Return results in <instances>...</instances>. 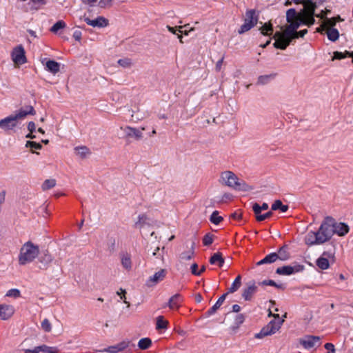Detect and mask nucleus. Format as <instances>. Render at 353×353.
I'll return each instance as SVG.
<instances>
[{"instance_id": "obj_64", "label": "nucleus", "mask_w": 353, "mask_h": 353, "mask_svg": "<svg viewBox=\"0 0 353 353\" xmlns=\"http://www.w3.org/2000/svg\"><path fill=\"white\" fill-rule=\"evenodd\" d=\"M28 129L30 132H33L36 130V125L33 121H30L28 123Z\"/></svg>"}, {"instance_id": "obj_61", "label": "nucleus", "mask_w": 353, "mask_h": 353, "mask_svg": "<svg viewBox=\"0 0 353 353\" xmlns=\"http://www.w3.org/2000/svg\"><path fill=\"white\" fill-rule=\"evenodd\" d=\"M198 265L196 263H193L191 266V272L194 275L199 276L201 274V272L197 270Z\"/></svg>"}, {"instance_id": "obj_60", "label": "nucleus", "mask_w": 353, "mask_h": 353, "mask_svg": "<svg viewBox=\"0 0 353 353\" xmlns=\"http://www.w3.org/2000/svg\"><path fill=\"white\" fill-rule=\"evenodd\" d=\"M325 348L328 350V352L327 353H334L335 352L334 345L331 343H325Z\"/></svg>"}, {"instance_id": "obj_17", "label": "nucleus", "mask_w": 353, "mask_h": 353, "mask_svg": "<svg viewBox=\"0 0 353 353\" xmlns=\"http://www.w3.org/2000/svg\"><path fill=\"white\" fill-rule=\"evenodd\" d=\"M301 13H297L294 8H290L286 12V20L289 23L298 22L301 25Z\"/></svg>"}, {"instance_id": "obj_22", "label": "nucleus", "mask_w": 353, "mask_h": 353, "mask_svg": "<svg viewBox=\"0 0 353 353\" xmlns=\"http://www.w3.org/2000/svg\"><path fill=\"white\" fill-rule=\"evenodd\" d=\"M277 256V260L279 259L281 261H286L290 259V254L288 252V245H285L279 248L278 252H276Z\"/></svg>"}, {"instance_id": "obj_55", "label": "nucleus", "mask_w": 353, "mask_h": 353, "mask_svg": "<svg viewBox=\"0 0 353 353\" xmlns=\"http://www.w3.org/2000/svg\"><path fill=\"white\" fill-rule=\"evenodd\" d=\"M129 344H130L129 341H121V343L116 345L117 347V350L119 352H121V351L125 350L128 347Z\"/></svg>"}, {"instance_id": "obj_13", "label": "nucleus", "mask_w": 353, "mask_h": 353, "mask_svg": "<svg viewBox=\"0 0 353 353\" xmlns=\"http://www.w3.org/2000/svg\"><path fill=\"white\" fill-rule=\"evenodd\" d=\"M85 23L92 27L104 28L108 25V20L103 17H98L95 19H90L88 17L84 19Z\"/></svg>"}, {"instance_id": "obj_40", "label": "nucleus", "mask_w": 353, "mask_h": 353, "mask_svg": "<svg viewBox=\"0 0 353 353\" xmlns=\"http://www.w3.org/2000/svg\"><path fill=\"white\" fill-rule=\"evenodd\" d=\"M271 208L272 210H280L282 212H285L288 210V206L283 205L282 202L280 200H276L274 203L272 205Z\"/></svg>"}, {"instance_id": "obj_3", "label": "nucleus", "mask_w": 353, "mask_h": 353, "mask_svg": "<svg viewBox=\"0 0 353 353\" xmlns=\"http://www.w3.org/2000/svg\"><path fill=\"white\" fill-rule=\"evenodd\" d=\"M39 253V247L31 241L24 243L20 249L19 263L24 265L32 262Z\"/></svg>"}, {"instance_id": "obj_52", "label": "nucleus", "mask_w": 353, "mask_h": 353, "mask_svg": "<svg viewBox=\"0 0 353 353\" xmlns=\"http://www.w3.org/2000/svg\"><path fill=\"white\" fill-rule=\"evenodd\" d=\"M213 243V236L210 233L206 234L203 239V243L205 246L210 245Z\"/></svg>"}, {"instance_id": "obj_63", "label": "nucleus", "mask_w": 353, "mask_h": 353, "mask_svg": "<svg viewBox=\"0 0 353 353\" xmlns=\"http://www.w3.org/2000/svg\"><path fill=\"white\" fill-rule=\"evenodd\" d=\"M307 33V30L305 29L301 31H299L296 32V35H294V39L299 38V37H303Z\"/></svg>"}, {"instance_id": "obj_53", "label": "nucleus", "mask_w": 353, "mask_h": 353, "mask_svg": "<svg viewBox=\"0 0 353 353\" xmlns=\"http://www.w3.org/2000/svg\"><path fill=\"white\" fill-rule=\"evenodd\" d=\"M21 295V292L18 289L9 290L6 293V296L18 298Z\"/></svg>"}, {"instance_id": "obj_6", "label": "nucleus", "mask_w": 353, "mask_h": 353, "mask_svg": "<svg viewBox=\"0 0 353 353\" xmlns=\"http://www.w3.org/2000/svg\"><path fill=\"white\" fill-rule=\"evenodd\" d=\"M300 344L305 349L316 348L321 344V338L317 336L307 335L300 339Z\"/></svg>"}, {"instance_id": "obj_28", "label": "nucleus", "mask_w": 353, "mask_h": 353, "mask_svg": "<svg viewBox=\"0 0 353 353\" xmlns=\"http://www.w3.org/2000/svg\"><path fill=\"white\" fill-rule=\"evenodd\" d=\"M52 260V256L48 253V251L43 252V255H41L39 258V262L43 265V268H47Z\"/></svg>"}, {"instance_id": "obj_42", "label": "nucleus", "mask_w": 353, "mask_h": 353, "mask_svg": "<svg viewBox=\"0 0 353 353\" xmlns=\"http://www.w3.org/2000/svg\"><path fill=\"white\" fill-rule=\"evenodd\" d=\"M65 26V23L62 20H59L51 27L50 31L56 34L59 30L64 28Z\"/></svg>"}, {"instance_id": "obj_5", "label": "nucleus", "mask_w": 353, "mask_h": 353, "mask_svg": "<svg viewBox=\"0 0 353 353\" xmlns=\"http://www.w3.org/2000/svg\"><path fill=\"white\" fill-rule=\"evenodd\" d=\"M304 270V265L294 263L293 265H284L278 268L276 273L280 275H291L294 273L302 272Z\"/></svg>"}, {"instance_id": "obj_27", "label": "nucleus", "mask_w": 353, "mask_h": 353, "mask_svg": "<svg viewBox=\"0 0 353 353\" xmlns=\"http://www.w3.org/2000/svg\"><path fill=\"white\" fill-rule=\"evenodd\" d=\"M194 254V243L192 242L191 247L190 248L188 251L183 252L180 254L179 259L181 261L190 260L192 258Z\"/></svg>"}, {"instance_id": "obj_36", "label": "nucleus", "mask_w": 353, "mask_h": 353, "mask_svg": "<svg viewBox=\"0 0 353 353\" xmlns=\"http://www.w3.org/2000/svg\"><path fill=\"white\" fill-rule=\"evenodd\" d=\"M168 321L163 316H159L157 318L156 329L165 330L168 327Z\"/></svg>"}, {"instance_id": "obj_56", "label": "nucleus", "mask_w": 353, "mask_h": 353, "mask_svg": "<svg viewBox=\"0 0 353 353\" xmlns=\"http://www.w3.org/2000/svg\"><path fill=\"white\" fill-rule=\"evenodd\" d=\"M283 321H284V320L273 319L270 322H269L268 325L270 327H277V331H278L279 330V328L281 327V325L283 324Z\"/></svg>"}, {"instance_id": "obj_23", "label": "nucleus", "mask_w": 353, "mask_h": 353, "mask_svg": "<svg viewBox=\"0 0 353 353\" xmlns=\"http://www.w3.org/2000/svg\"><path fill=\"white\" fill-rule=\"evenodd\" d=\"M227 295H228V293H225L219 297V299L217 300L216 303L211 308H210L209 310L207 312L208 316H211L216 312V310L220 307V306L224 302Z\"/></svg>"}, {"instance_id": "obj_45", "label": "nucleus", "mask_w": 353, "mask_h": 353, "mask_svg": "<svg viewBox=\"0 0 353 353\" xmlns=\"http://www.w3.org/2000/svg\"><path fill=\"white\" fill-rule=\"evenodd\" d=\"M56 185V180L54 179H46L42 184L43 190H50Z\"/></svg>"}, {"instance_id": "obj_37", "label": "nucleus", "mask_w": 353, "mask_h": 353, "mask_svg": "<svg viewBox=\"0 0 353 353\" xmlns=\"http://www.w3.org/2000/svg\"><path fill=\"white\" fill-rule=\"evenodd\" d=\"M241 276L240 275H238L236 278L233 281L232 285L228 289V293H234L241 286Z\"/></svg>"}, {"instance_id": "obj_50", "label": "nucleus", "mask_w": 353, "mask_h": 353, "mask_svg": "<svg viewBox=\"0 0 353 353\" xmlns=\"http://www.w3.org/2000/svg\"><path fill=\"white\" fill-rule=\"evenodd\" d=\"M26 147L36 150H41L42 148V145L41 143L31 141H28L26 142Z\"/></svg>"}, {"instance_id": "obj_39", "label": "nucleus", "mask_w": 353, "mask_h": 353, "mask_svg": "<svg viewBox=\"0 0 353 353\" xmlns=\"http://www.w3.org/2000/svg\"><path fill=\"white\" fill-rule=\"evenodd\" d=\"M152 345V341L150 338H143L139 340L138 347L141 350H147Z\"/></svg>"}, {"instance_id": "obj_57", "label": "nucleus", "mask_w": 353, "mask_h": 353, "mask_svg": "<svg viewBox=\"0 0 353 353\" xmlns=\"http://www.w3.org/2000/svg\"><path fill=\"white\" fill-rule=\"evenodd\" d=\"M245 321V316L242 314H239L236 316L234 319V324L236 327H238L240 325H241Z\"/></svg>"}, {"instance_id": "obj_26", "label": "nucleus", "mask_w": 353, "mask_h": 353, "mask_svg": "<svg viewBox=\"0 0 353 353\" xmlns=\"http://www.w3.org/2000/svg\"><path fill=\"white\" fill-rule=\"evenodd\" d=\"M277 260L276 252H272L265 256L262 260L256 263L257 265H261L267 263H272Z\"/></svg>"}, {"instance_id": "obj_24", "label": "nucleus", "mask_w": 353, "mask_h": 353, "mask_svg": "<svg viewBox=\"0 0 353 353\" xmlns=\"http://www.w3.org/2000/svg\"><path fill=\"white\" fill-rule=\"evenodd\" d=\"M121 261L122 266L128 270L132 268V261L130 254L128 253H122L121 254Z\"/></svg>"}, {"instance_id": "obj_51", "label": "nucleus", "mask_w": 353, "mask_h": 353, "mask_svg": "<svg viewBox=\"0 0 353 353\" xmlns=\"http://www.w3.org/2000/svg\"><path fill=\"white\" fill-rule=\"evenodd\" d=\"M41 328L46 332H49L51 331L52 330V325H51V323H50L49 320L48 319H45L42 322H41Z\"/></svg>"}, {"instance_id": "obj_48", "label": "nucleus", "mask_w": 353, "mask_h": 353, "mask_svg": "<svg viewBox=\"0 0 353 353\" xmlns=\"http://www.w3.org/2000/svg\"><path fill=\"white\" fill-rule=\"evenodd\" d=\"M336 18H325L324 23H323V28L327 29L329 28H333L336 26Z\"/></svg>"}, {"instance_id": "obj_49", "label": "nucleus", "mask_w": 353, "mask_h": 353, "mask_svg": "<svg viewBox=\"0 0 353 353\" xmlns=\"http://www.w3.org/2000/svg\"><path fill=\"white\" fill-rule=\"evenodd\" d=\"M273 213L272 211H269L263 214H258L256 215V219L257 221H263L267 219L270 218L272 216Z\"/></svg>"}, {"instance_id": "obj_20", "label": "nucleus", "mask_w": 353, "mask_h": 353, "mask_svg": "<svg viewBox=\"0 0 353 353\" xmlns=\"http://www.w3.org/2000/svg\"><path fill=\"white\" fill-rule=\"evenodd\" d=\"M124 132L127 137H134L137 140H139L143 137V133L139 129L127 126L124 129Z\"/></svg>"}, {"instance_id": "obj_58", "label": "nucleus", "mask_w": 353, "mask_h": 353, "mask_svg": "<svg viewBox=\"0 0 353 353\" xmlns=\"http://www.w3.org/2000/svg\"><path fill=\"white\" fill-rule=\"evenodd\" d=\"M253 27L250 26V25H248V23H243L240 28L238 30V33L240 34H242L248 31H249L250 29H252Z\"/></svg>"}, {"instance_id": "obj_25", "label": "nucleus", "mask_w": 353, "mask_h": 353, "mask_svg": "<svg viewBox=\"0 0 353 353\" xmlns=\"http://www.w3.org/2000/svg\"><path fill=\"white\" fill-rule=\"evenodd\" d=\"M210 264H217L219 267H223L224 264V259L221 252L214 253L210 259Z\"/></svg>"}, {"instance_id": "obj_29", "label": "nucleus", "mask_w": 353, "mask_h": 353, "mask_svg": "<svg viewBox=\"0 0 353 353\" xmlns=\"http://www.w3.org/2000/svg\"><path fill=\"white\" fill-rule=\"evenodd\" d=\"M326 34L328 39L331 41H336L339 37V31L334 28H327Z\"/></svg>"}, {"instance_id": "obj_38", "label": "nucleus", "mask_w": 353, "mask_h": 353, "mask_svg": "<svg viewBox=\"0 0 353 353\" xmlns=\"http://www.w3.org/2000/svg\"><path fill=\"white\" fill-rule=\"evenodd\" d=\"M259 30L262 34L267 36L270 35L273 32L272 24L270 22L265 23Z\"/></svg>"}, {"instance_id": "obj_59", "label": "nucleus", "mask_w": 353, "mask_h": 353, "mask_svg": "<svg viewBox=\"0 0 353 353\" xmlns=\"http://www.w3.org/2000/svg\"><path fill=\"white\" fill-rule=\"evenodd\" d=\"M112 0H100L98 6L100 8H104L111 5Z\"/></svg>"}, {"instance_id": "obj_2", "label": "nucleus", "mask_w": 353, "mask_h": 353, "mask_svg": "<svg viewBox=\"0 0 353 353\" xmlns=\"http://www.w3.org/2000/svg\"><path fill=\"white\" fill-rule=\"evenodd\" d=\"M219 182L236 191L248 192L253 188L246 182L238 178V176L231 171H225L221 174Z\"/></svg>"}, {"instance_id": "obj_41", "label": "nucleus", "mask_w": 353, "mask_h": 353, "mask_svg": "<svg viewBox=\"0 0 353 353\" xmlns=\"http://www.w3.org/2000/svg\"><path fill=\"white\" fill-rule=\"evenodd\" d=\"M269 208V205L266 203H263L261 205H259L258 203H255L252 206V210L255 214H260L262 210H266Z\"/></svg>"}, {"instance_id": "obj_8", "label": "nucleus", "mask_w": 353, "mask_h": 353, "mask_svg": "<svg viewBox=\"0 0 353 353\" xmlns=\"http://www.w3.org/2000/svg\"><path fill=\"white\" fill-rule=\"evenodd\" d=\"M275 42L273 46L274 48L285 50L292 42V38H286L281 32H276L274 35Z\"/></svg>"}, {"instance_id": "obj_30", "label": "nucleus", "mask_w": 353, "mask_h": 353, "mask_svg": "<svg viewBox=\"0 0 353 353\" xmlns=\"http://www.w3.org/2000/svg\"><path fill=\"white\" fill-rule=\"evenodd\" d=\"M29 110H30L28 112H26L23 108H21L19 110V112L17 114H14L13 116L17 121L18 119L25 118L28 114L34 115L35 114L34 108H30Z\"/></svg>"}, {"instance_id": "obj_35", "label": "nucleus", "mask_w": 353, "mask_h": 353, "mask_svg": "<svg viewBox=\"0 0 353 353\" xmlns=\"http://www.w3.org/2000/svg\"><path fill=\"white\" fill-rule=\"evenodd\" d=\"M39 353H57L58 349L56 347H49L46 345L37 347Z\"/></svg>"}, {"instance_id": "obj_31", "label": "nucleus", "mask_w": 353, "mask_h": 353, "mask_svg": "<svg viewBox=\"0 0 353 353\" xmlns=\"http://www.w3.org/2000/svg\"><path fill=\"white\" fill-rule=\"evenodd\" d=\"M321 256L325 258V259H327V261L333 264L336 261L334 248L324 251Z\"/></svg>"}, {"instance_id": "obj_47", "label": "nucleus", "mask_w": 353, "mask_h": 353, "mask_svg": "<svg viewBox=\"0 0 353 353\" xmlns=\"http://www.w3.org/2000/svg\"><path fill=\"white\" fill-rule=\"evenodd\" d=\"M147 221V216L145 214H139L138 216L137 221L135 222V227L137 228H141L145 224Z\"/></svg>"}, {"instance_id": "obj_11", "label": "nucleus", "mask_w": 353, "mask_h": 353, "mask_svg": "<svg viewBox=\"0 0 353 353\" xmlns=\"http://www.w3.org/2000/svg\"><path fill=\"white\" fill-rule=\"evenodd\" d=\"M14 313V308L12 305L6 304H0V319L8 320L10 319Z\"/></svg>"}, {"instance_id": "obj_14", "label": "nucleus", "mask_w": 353, "mask_h": 353, "mask_svg": "<svg viewBox=\"0 0 353 353\" xmlns=\"http://www.w3.org/2000/svg\"><path fill=\"white\" fill-rule=\"evenodd\" d=\"M256 290L257 286L255 285V282L250 281L247 284V288L243 290L242 296L245 301H250Z\"/></svg>"}, {"instance_id": "obj_19", "label": "nucleus", "mask_w": 353, "mask_h": 353, "mask_svg": "<svg viewBox=\"0 0 353 353\" xmlns=\"http://www.w3.org/2000/svg\"><path fill=\"white\" fill-rule=\"evenodd\" d=\"M334 234H337L339 236H344L349 232V226L344 223H336L334 220Z\"/></svg>"}, {"instance_id": "obj_9", "label": "nucleus", "mask_w": 353, "mask_h": 353, "mask_svg": "<svg viewBox=\"0 0 353 353\" xmlns=\"http://www.w3.org/2000/svg\"><path fill=\"white\" fill-rule=\"evenodd\" d=\"M17 125V121L13 115H10L0 120V128L5 131L12 130Z\"/></svg>"}, {"instance_id": "obj_62", "label": "nucleus", "mask_w": 353, "mask_h": 353, "mask_svg": "<svg viewBox=\"0 0 353 353\" xmlns=\"http://www.w3.org/2000/svg\"><path fill=\"white\" fill-rule=\"evenodd\" d=\"M104 351L106 352H108V353H117V352H119V351L117 350V347L116 345L108 347V348L105 349Z\"/></svg>"}, {"instance_id": "obj_18", "label": "nucleus", "mask_w": 353, "mask_h": 353, "mask_svg": "<svg viewBox=\"0 0 353 353\" xmlns=\"http://www.w3.org/2000/svg\"><path fill=\"white\" fill-rule=\"evenodd\" d=\"M277 331V327H270L268 324L263 327L261 330L255 334L256 339H262L266 336L272 335Z\"/></svg>"}, {"instance_id": "obj_44", "label": "nucleus", "mask_w": 353, "mask_h": 353, "mask_svg": "<svg viewBox=\"0 0 353 353\" xmlns=\"http://www.w3.org/2000/svg\"><path fill=\"white\" fill-rule=\"evenodd\" d=\"M260 284L263 285L274 286V287H275L278 289L282 290H283L285 288V285H283L282 283L277 284L273 280H264Z\"/></svg>"}, {"instance_id": "obj_4", "label": "nucleus", "mask_w": 353, "mask_h": 353, "mask_svg": "<svg viewBox=\"0 0 353 353\" xmlns=\"http://www.w3.org/2000/svg\"><path fill=\"white\" fill-rule=\"evenodd\" d=\"M316 5L310 0H307L305 3V9L301 13V24L311 26L315 22L314 18Z\"/></svg>"}, {"instance_id": "obj_10", "label": "nucleus", "mask_w": 353, "mask_h": 353, "mask_svg": "<svg viewBox=\"0 0 353 353\" xmlns=\"http://www.w3.org/2000/svg\"><path fill=\"white\" fill-rule=\"evenodd\" d=\"M166 275V270L161 269L156 272L153 276H150L147 282L146 285L148 287H152L157 285L159 282L163 281Z\"/></svg>"}, {"instance_id": "obj_1", "label": "nucleus", "mask_w": 353, "mask_h": 353, "mask_svg": "<svg viewBox=\"0 0 353 353\" xmlns=\"http://www.w3.org/2000/svg\"><path fill=\"white\" fill-rule=\"evenodd\" d=\"M334 219L325 217L316 232L310 231L305 236V243L308 245H319L329 241L334 234Z\"/></svg>"}, {"instance_id": "obj_46", "label": "nucleus", "mask_w": 353, "mask_h": 353, "mask_svg": "<svg viewBox=\"0 0 353 353\" xmlns=\"http://www.w3.org/2000/svg\"><path fill=\"white\" fill-rule=\"evenodd\" d=\"M118 64L124 68H130L132 65V61L129 58H123L120 59L117 61Z\"/></svg>"}, {"instance_id": "obj_34", "label": "nucleus", "mask_w": 353, "mask_h": 353, "mask_svg": "<svg viewBox=\"0 0 353 353\" xmlns=\"http://www.w3.org/2000/svg\"><path fill=\"white\" fill-rule=\"evenodd\" d=\"M276 77L275 74H265L259 76L257 80L258 85H265L268 83L271 80L274 79Z\"/></svg>"}, {"instance_id": "obj_43", "label": "nucleus", "mask_w": 353, "mask_h": 353, "mask_svg": "<svg viewBox=\"0 0 353 353\" xmlns=\"http://www.w3.org/2000/svg\"><path fill=\"white\" fill-rule=\"evenodd\" d=\"M223 220V217L219 215L218 211H214L210 217V221L214 225H219Z\"/></svg>"}, {"instance_id": "obj_21", "label": "nucleus", "mask_w": 353, "mask_h": 353, "mask_svg": "<svg viewBox=\"0 0 353 353\" xmlns=\"http://www.w3.org/2000/svg\"><path fill=\"white\" fill-rule=\"evenodd\" d=\"M45 65L46 69L54 74H57L60 70V64L54 60H48Z\"/></svg>"}, {"instance_id": "obj_16", "label": "nucleus", "mask_w": 353, "mask_h": 353, "mask_svg": "<svg viewBox=\"0 0 353 353\" xmlns=\"http://www.w3.org/2000/svg\"><path fill=\"white\" fill-rule=\"evenodd\" d=\"M300 26L298 22L289 23L284 32H281V34H283L286 38H292V40L294 39V35H296V30Z\"/></svg>"}, {"instance_id": "obj_54", "label": "nucleus", "mask_w": 353, "mask_h": 353, "mask_svg": "<svg viewBox=\"0 0 353 353\" xmlns=\"http://www.w3.org/2000/svg\"><path fill=\"white\" fill-rule=\"evenodd\" d=\"M347 52H349L348 51H345V53H343V52H334V57L332 58V59H344L346 57H350L349 54H347Z\"/></svg>"}, {"instance_id": "obj_7", "label": "nucleus", "mask_w": 353, "mask_h": 353, "mask_svg": "<svg viewBox=\"0 0 353 353\" xmlns=\"http://www.w3.org/2000/svg\"><path fill=\"white\" fill-rule=\"evenodd\" d=\"M11 57L15 64L21 65L27 61L25 55V50L21 45H19L13 49Z\"/></svg>"}, {"instance_id": "obj_15", "label": "nucleus", "mask_w": 353, "mask_h": 353, "mask_svg": "<svg viewBox=\"0 0 353 353\" xmlns=\"http://www.w3.org/2000/svg\"><path fill=\"white\" fill-rule=\"evenodd\" d=\"M259 16L255 10H249L245 12V17L244 19V23H248L252 27H254L258 22Z\"/></svg>"}, {"instance_id": "obj_12", "label": "nucleus", "mask_w": 353, "mask_h": 353, "mask_svg": "<svg viewBox=\"0 0 353 353\" xmlns=\"http://www.w3.org/2000/svg\"><path fill=\"white\" fill-rule=\"evenodd\" d=\"M183 301V299L181 295L179 294H176L171 296L168 303H166L163 307H165L166 306H168L171 310H179V308L181 307Z\"/></svg>"}, {"instance_id": "obj_32", "label": "nucleus", "mask_w": 353, "mask_h": 353, "mask_svg": "<svg viewBox=\"0 0 353 353\" xmlns=\"http://www.w3.org/2000/svg\"><path fill=\"white\" fill-rule=\"evenodd\" d=\"M316 264L317 267L322 270H327L330 268V264H332L327 259H325L324 257L320 256L316 261Z\"/></svg>"}, {"instance_id": "obj_33", "label": "nucleus", "mask_w": 353, "mask_h": 353, "mask_svg": "<svg viewBox=\"0 0 353 353\" xmlns=\"http://www.w3.org/2000/svg\"><path fill=\"white\" fill-rule=\"evenodd\" d=\"M76 154L81 158H85L88 154H90V149L86 146H78L74 148Z\"/></svg>"}]
</instances>
